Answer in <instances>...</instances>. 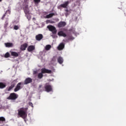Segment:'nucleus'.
I'll use <instances>...</instances> for the list:
<instances>
[{
  "label": "nucleus",
  "mask_w": 126,
  "mask_h": 126,
  "mask_svg": "<svg viewBox=\"0 0 126 126\" xmlns=\"http://www.w3.org/2000/svg\"><path fill=\"white\" fill-rule=\"evenodd\" d=\"M9 14H10V11L9 12Z\"/></svg>",
  "instance_id": "4c0bfd02"
},
{
  "label": "nucleus",
  "mask_w": 126,
  "mask_h": 126,
  "mask_svg": "<svg viewBox=\"0 0 126 126\" xmlns=\"http://www.w3.org/2000/svg\"><path fill=\"white\" fill-rule=\"evenodd\" d=\"M4 58H10V54L9 53L7 52L4 55Z\"/></svg>",
  "instance_id": "393cba45"
},
{
  "label": "nucleus",
  "mask_w": 126,
  "mask_h": 126,
  "mask_svg": "<svg viewBox=\"0 0 126 126\" xmlns=\"http://www.w3.org/2000/svg\"><path fill=\"white\" fill-rule=\"evenodd\" d=\"M33 1L35 4H38V3L41 2V0H33Z\"/></svg>",
  "instance_id": "a878e982"
},
{
  "label": "nucleus",
  "mask_w": 126,
  "mask_h": 126,
  "mask_svg": "<svg viewBox=\"0 0 126 126\" xmlns=\"http://www.w3.org/2000/svg\"><path fill=\"white\" fill-rule=\"evenodd\" d=\"M14 29L15 30H18L19 29V27L18 26H14Z\"/></svg>",
  "instance_id": "c756f323"
},
{
  "label": "nucleus",
  "mask_w": 126,
  "mask_h": 126,
  "mask_svg": "<svg viewBox=\"0 0 126 126\" xmlns=\"http://www.w3.org/2000/svg\"><path fill=\"white\" fill-rule=\"evenodd\" d=\"M66 25V22L64 21H61L58 23V28H63V27H65Z\"/></svg>",
  "instance_id": "6e6552de"
},
{
  "label": "nucleus",
  "mask_w": 126,
  "mask_h": 126,
  "mask_svg": "<svg viewBox=\"0 0 126 126\" xmlns=\"http://www.w3.org/2000/svg\"><path fill=\"white\" fill-rule=\"evenodd\" d=\"M65 12H70L68 10V9H65Z\"/></svg>",
  "instance_id": "2f4dec72"
},
{
  "label": "nucleus",
  "mask_w": 126,
  "mask_h": 126,
  "mask_svg": "<svg viewBox=\"0 0 126 126\" xmlns=\"http://www.w3.org/2000/svg\"><path fill=\"white\" fill-rule=\"evenodd\" d=\"M28 47V44L27 43H24L22 44L20 47V50L21 51H25L26 50V48Z\"/></svg>",
  "instance_id": "f8f14e48"
},
{
  "label": "nucleus",
  "mask_w": 126,
  "mask_h": 126,
  "mask_svg": "<svg viewBox=\"0 0 126 126\" xmlns=\"http://www.w3.org/2000/svg\"><path fill=\"white\" fill-rule=\"evenodd\" d=\"M54 15H55V14H54V13H50V14L46 15V17L47 18H51V17H53V16H54Z\"/></svg>",
  "instance_id": "b1692460"
},
{
  "label": "nucleus",
  "mask_w": 126,
  "mask_h": 126,
  "mask_svg": "<svg viewBox=\"0 0 126 126\" xmlns=\"http://www.w3.org/2000/svg\"><path fill=\"white\" fill-rule=\"evenodd\" d=\"M23 10L25 12V16H26L27 19H28V20H31V16H30V13L29 12V8L28 7V5L25 6L23 8Z\"/></svg>",
  "instance_id": "7ed1b4c3"
},
{
  "label": "nucleus",
  "mask_w": 126,
  "mask_h": 126,
  "mask_svg": "<svg viewBox=\"0 0 126 126\" xmlns=\"http://www.w3.org/2000/svg\"><path fill=\"white\" fill-rule=\"evenodd\" d=\"M69 4V1H65L64 3L61 4L60 6L63 7V8H67V6Z\"/></svg>",
  "instance_id": "9d476101"
},
{
  "label": "nucleus",
  "mask_w": 126,
  "mask_h": 126,
  "mask_svg": "<svg viewBox=\"0 0 126 126\" xmlns=\"http://www.w3.org/2000/svg\"><path fill=\"white\" fill-rule=\"evenodd\" d=\"M58 35L59 36H62L63 37H66V34H65L64 32H63V31H61L58 32Z\"/></svg>",
  "instance_id": "dca6fc26"
},
{
  "label": "nucleus",
  "mask_w": 126,
  "mask_h": 126,
  "mask_svg": "<svg viewBox=\"0 0 126 126\" xmlns=\"http://www.w3.org/2000/svg\"><path fill=\"white\" fill-rule=\"evenodd\" d=\"M33 81V79L30 77H28L26 78V79L24 81V83L22 82H20L17 84V86H16L14 90V92H17V91H19L20 89H22V87H21V85H24L29 84V83H32V82Z\"/></svg>",
  "instance_id": "f257e3e1"
},
{
  "label": "nucleus",
  "mask_w": 126,
  "mask_h": 126,
  "mask_svg": "<svg viewBox=\"0 0 126 126\" xmlns=\"http://www.w3.org/2000/svg\"><path fill=\"white\" fill-rule=\"evenodd\" d=\"M7 12V11H6L2 16V17H1V19L3 20L4 19V18L5 17V15H6V13Z\"/></svg>",
  "instance_id": "c85d7f7f"
},
{
  "label": "nucleus",
  "mask_w": 126,
  "mask_h": 126,
  "mask_svg": "<svg viewBox=\"0 0 126 126\" xmlns=\"http://www.w3.org/2000/svg\"><path fill=\"white\" fill-rule=\"evenodd\" d=\"M44 88L46 92H51V91H52L53 90L52 86H51V85H50L49 83H46L45 84Z\"/></svg>",
  "instance_id": "0eeeda50"
},
{
  "label": "nucleus",
  "mask_w": 126,
  "mask_h": 126,
  "mask_svg": "<svg viewBox=\"0 0 126 126\" xmlns=\"http://www.w3.org/2000/svg\"><path fill=\"white\" fill-rule=\"evenodd\" d=\"M18 94L15 93H12L10 94L8 97L6 98L7 100H12V101H15L17 98H18Z\"/></svg>",
  "instance_id": "20e7f679"
},
{
  "label": "nucleus",
  "mask_w": 126,
  "mask_h": 126,
  "mask_svg": "<svg viewBox=\"0 0 126 126\" xmlns=\"http://www.w3.org/2000/svg\"><path fill=\"white\" fill-rule=\"evenodd\" d=\"M29 106H31V107H32V108H33V107H34L33 106V103H32V102H29Z\"/></svg>",
  "instance_id": "7c9ffc66"
},
{
  "label": "nucleus",
  "mask_w": 126,
  "mask_h": 126,
  "mask_svg": "<svg viewBox=\"0 0 126 126\" xmlns=\"http://www.w3.org/2000/svg\"><path fill=\"white\" fill-rule=\"evenodd\" d=\"M47 28L48 29L49 31L52 32V34H57V29L53 26L48 25L47 27Z\"/></svg>",
  "instance_id": "39448f33"
},
{
  "label": "nucleus",
  "mask_w": 126,
  "mask_h": 126,
  "mask_svg": "<svg viewBox=\"0 0 126 126\" xmlns=\"http://www.w3.org/2000/svg\"><path fill=\"white\" fill-rule=\"evenodd\" d=\"M51 48H52V46H51V45H47L45 46V50L46 51H49Z\"/></svg>",
  "instance_id": "5701e85b"
},
{
  "label": "nucleus",
  "mask_w": 126,
  "mask_h": 126,
  "mask_svg": "<svg viewBox=\"0 0 126 126\" xmlns=\"http://www.w3.org/2000/svg\"><path fill=\"white\" fill-rule=\"evenodd\" d=\"M16 83L17 82L16 80L13 81L11 82V86L9 87L6 88V91L8 92L11 91L12 90V89L14 88V87L16 85Z\"/></svg>",
  "instance_id": "423d86ee"
},
{
  "label": "nucleus",
  "mask_w": 126,
  "mask_h": 126,
  "mask_svg": "<svg viewBox=\"0 0 126 126\" xmlns=\"http://www.w3.org/2000/svg\"><path fill=\"white\" fill-rule=\"evenodd\" d=\"M70 13V12H66L65 13V16H66V17H67V16L69 15Z\"/></svg>",
  "instance_id": "cd10ccee"
},
{
  "label": "nucleus",
  "mask_w": 126,
  "mask_h": 126,
  "mask_svg": "<svg viewBox=\"0 0 126 126\" xmlns=\"http://www.w3.org/2000/svg\"><path fill=\"white\" fill-rule=\"evenodd\" d=\"M64 48V44L63 43H61L58 47V50L59 51H62V50H63Z\"/></svg>",
  "instance_id": "2eb2a0df"
},
{
  "label": "nucleus",
  "mask_w": 126,
  "mask_h": 126,
  "mask_svg": "<svg viewBox=\"0 0 126 126\" xmlns=\"http://www.w3.org/2000/svg\"><path fill=\"white\" fill-rule=\"evenodd\" d=\"M66 38L68 39H67L68 42V41H72V40L74 39V37H73V36H72V35L70 33H68L66 35Z\"/></svg>",
  "instance_id": "ddd939ff"
},
{
  "label": "nucleus",
  "mask_w": 126,
  "mask_h": 126,
  "mask_svg": "<svg viewBox=\"0 0 126 126\" xmlns=\"http://www.w3.org/2000/svg\"><path fill=\"white\" fill-rule=\"evenodd\" d=\"M43 34H38L35 36V39L36 41H41L43 39Z\"/></svg>",
  "instance_id": "9b49d317"
},
{
  "label": "nucleus",
  "mask_w": 126,
  "mask_h": 126,
  "mask_svg": "<svg viewBox=\"0 0 126 126\" xmlns=\"http://www.w3.org/2000/svg\"><path fill=\"white\" fill-rule=\"evenodd\" d=\"M57 61L59 63H60V64H62V63H63V57L61 56L58 58Z\"/></svg>",
  "instance_id": "aec40b11"
},
{
  "label": "nucleus",
  "mask_w": 126,
  "mask_h": 126,
  "mask_svg": "<svg viewBox=\"0 0 126 126\" xmlns=\"http://www.w3.org/2000/svg\"><path fill=\"white\" fill-rule=\"evenodd\" d=\"M27 50L28 52H32V51H34V50H35V46L33 45H30L28 47Z\"/></svg>",
  "instance_id": "f3484780"
},
{
  "label": "nucleus",
  "mask_w": 126,
  "mask_h": 126,
  "mask_svg": "<svg viewBox=\"0 0 126 126\" xmlns=\"http://www.w3.org/2000/svg\"><path fill=\"white\" fill-rule=\"evenodd\" d=\"M43 76H44V75H43V74L42 73V72H41L40 73H39L37 75V78L39 79H41V78H43Z\"/></svg>",
  "instance_id": "4be33fe9"
},
{
  "label": "nucleus",
  "mask_w": 126,
  "mask_h": 126,
  "mask_svg": "<svg viewBox=\"0 0 126 126\" xmlns=\"http://www.w3.org/2000/svg\"><path fill=\"white\" fill-rule=\"evenodd\" d=\"M5 122V118L3 117H0V124H3Z\"/></svg>",
  "instance_id": "412c9836"
},
{
  "label": "nucleus",
  "mask_w": 126,
  "mask_h": 126,
  "mask_svg": "<svg viewBox=\"0 0 126 126\" xmlns=\"http://www.w3.org/2000/svg\"><path fill=\"white\" fill-rule=\"evenodd\" d=\"M11 56L12 57H14V58H17V57H19V54L18 53L14 52V51H11Z\"/></svg>",
  "instance_id": "4468645a"
},
{
  "label": "nucleus",
  "mask_w": 126,
  "mask_h": 126,
  "mask_svg": "<svg viewBox=\"0 0 126 126\" xmlns=\"http://www.w3.org/2000/svg\"><path fill=\"white\" fill-rule=\"evenodd\" d=\"M41 71L43 74L45 73H52V70L46 69V68H41Z\"/></svg>",
  "instance_id": "1a4fd4ad"
},
{
  "label": "nucleus",
  "mask_w": 126,
  "mask_h": 126,
  "mask_svg": "<svg viewBox=\"0 0 126 126\" xmlns=\"http://www.w3.org/2000/svg\"><path fill=\"white\" fill-rule=\"evenodd\" d=\"M51 36H52L53 38H55V34H51Z\"/></svg>",
  "instance_id": "f704fd0d"
},
{
  "label": "nucleus",
  "mask_w": 126,
  "mask_h": 126,
  "mask_svg": "<svg viewBox=\"0 0 126 126\" xmlns=\"http://www.w3.org/2000/svg\"><path fill=\"white\" fill-rule=\"evenodd\" d=\"M6 87V84L3 82H0V89H4Z\"/></svg>",
  "instance_id": "6ab92c4d"
},
{
  "label": "nucleus",
  "mask_w": 126,
  "mask_h": 126,
  "mask_svg": "<svg viewBox=\"0 0 126 126\" xmlns=\"http://www.w3.org/2000/svg\"><path fill=\"white\" fill-rule=\"evenodd\" d=\"M1 0H0V1H1Z\"/></svg>",
  "instance_id": "e433bc0d"
},
{
  "label": "nucleus",
  "mask_w": 126,
  "mask_h": 126,
  "mask_svg": "<svg viewBox=\"0 0 126 126\" xmlns=\"http://www.w3.org/2000/svg\"><path fill=\"white\" fill-rule=\"evenodd\" d=\"M27 110H28V108H21L19 110H18V115L20 116L21 118H23V119H25L26 117H27Z\"/></svg>",
  "instance_id": "f03ea898"
},
{
  "label": "nucleus",
  "mask_w": 126,
  "mask_h": 126,
  "mask_svg": "<svg viewBox=\"0 0 126 126\" xmlns=\"http://www.w3.org/2000/svg\"><path fill=\"white\" fill-rule=\"evenodd\" d=\"M4 45L6 48H12L13 47V44L12 43L7 42L5 43Z\"/></svg>",
  "instance_id": "a211bd4d"
},
{
  "label": "nucleus",
  "mask_w": 126,
  "mask_h": 126,
  "mask_svg": "<svg viewBox=\"0 0 126 126\" xmlns=\"http://www.w3.org/2000/svg\"><path fill=\"white\" fill-rule=\"evenodd\" d=\"M42 85H39V87H38V89H40V88H41L42 87Z\"/></svg>",
  "instance_id": "72a5a7b5"
},
{
  "label": "nucleus",
  "mask_w": 126,
  "mask_h": 126,
  "mask_svg": "<svg viewBox=\"0 0 126 126\" xmlns=\"http://www.w3.org/2000/svg\"><path fill=\"white\" fill-rule=\"evenodd\" d=\"M7 26H8V23L7 22H5L4 25V28H5V29H6V28H7Z\"/></svg>",
  "instance_id": "bb28decb"
},
{
  "label": "nucleus",
  "mask_w": 126,
  "mask_h": 126,
  "mask_svg": "<svg viewBox=\"0 0 126 126\" xmlns=\"http://www.w3.org/2000/svg\"><path fill=\"white\" fill-rule=\"evenodd\" d=\"M52 60H53L54 62H55V61H56V59L55 58V57L53 58V59H52Z\"/></svg>",
  "instance_id": "c9c22d12"
},
{
  "label": "nucleus",
  "mask_w": 126,
  "mask_h": 126,
  "mask_svg": "<svg viewBox=\"0 0 126 126\" xmlns=\"http://www.w3.org/2000/svg\"><path fill=\"white\" fill-rule=\"evenodd\" d=\"M37 71H33V74H37Z\"/></svg>",
  "instance_id": "473e14b6"
}]
</instances>
